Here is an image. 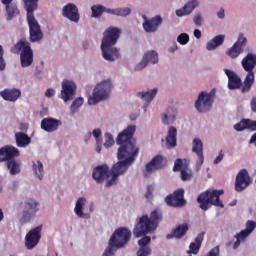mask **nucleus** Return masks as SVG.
Segmentation results:
<instances>
[{"instance_id": "15", "label": "nucleus", "mask_w": 256, "mask_h": 256, "mask_svg": "<svg viewBox=\"0 0 256 256\" xmlns=\"http://www.w3.org/2000/svg\"><path fill=\"white\" fill-rule=\"evenodd\" d=\"M76 93L77 84H75V81L69 79H65L62 81L60 99H62L64 103H67L68 101H73Z\"/></svg>"}, {"instance_id": "58", "label": "nucleus", "mask_w": 256, "mask_h": 256, "mask_svg": "<svg viewBox=\"0 0 256 256\" xmlns=\"http://www.w3.org/2000/svg\"><path fill=\"white\" fill-rule=\"evenodd\" d=\"M179 50V46L177 45V42H174L169 48L168 53H175Z\"/></svg>"}, {"instance_id": "36", "label": "nucleus", "mask_w": 256, "mask_h": 256, "mask_svg": "<svg viewBox=\"0 0 256 256\" xmlns=\"http://www.w3.org/2000/svg\"><path fill=\"white\" fill-rule=\"evenodd\" d=\"M1 95L5 101L15 103V101L21 97V90L17 88L6 89L1 93Z\"/></svg>"}, {"instance_id": "46", "label": "nucleus", "mask_w": 256, "mask_h": 256, "mask_svg": "<svg viewBox=\"0 0 256 256\" xmlns=\"http://www.w3.org/2000/svg\"><path fill=\"white\" fill-rule=\"evenodd\" d=\"M115 145V138H113V134L110 132H106L104 134V144L105 149H111Z\"/></svg>"}, {"instance_id": "43", "label": "nucleus", "mask_w": 256, "mask_h": 256, "mask_svg": "<svg viewBox=\"0 0 256 256\" xmlns=\"http://www.w3.org/2000/svg\"><path fill=\"white\" fill-rule=\"evenodd\" d=\"M241 53H243V48L236 44H233L232 47L228 48L226 51V55L230 57V59H237Z\"/></svg>"}, {"instance_id": "1", "label": "nucleus", "mask_w": 256, "mask_h": 256, "mask_svg": "<svg viewBox=\"0 0 256 256\" xmlns=\"http://www.w3.org/2000/svg\"><path fill=\"white\" fill-rule=\"evenodd\" d=\"M119 37H121V29L115 26H110L103 32L100 50L104 61L115 63L121 57V50L115 46Z\"/></svg>"}, {"instance_id": "6", "label": "nucleus", "mask_w": 256, "mask_h": 256, "mask_svg": "<svg viewBox=\"0 0 256 256\" xmlns=\"http://www.w3.org/2000/svg\"><path fill=\"white\" fill-rule=\"evenodd\" d=\"M12 53H20V65L22 69H28L33 65V49L31 43L22 39L11 48Z\"/></svg>"}, {"instance_id": "45", "label": "nucleus", "mask_w": 256, "mask_h": 256, "mask_svg": "<svg viewBox=\"0 0 256 256\" xmlns=\"http://www.w3.org/2000/svg\"><path fill=\"white\" fill-rule=\"evenodd\" d=\"M26 11H37L39 0H22Z\"/></svg>"}, {"instance_id": "29", "label": "nucleus", "mask_w": 256, "mask_h": 256, "mask_svg": "<svg viewBox=\"0 0 256 256\" xmlns=\"http://www.w3.org/2000/svg\"><path fill=\"white\" fill-rule=\"evenodd\" d=\"M21 152L15 146L7 145L0 148V162L3 161H13L15 157H19Z\"/></svg>"}, {"instance_id": "14", "label": "nucleus", "mask_w": 256, "mask_h": 256, "mask_svg": "<svg viewBox=\"0 0 256 256\" xmlns=\"http://www.w3.org/2000/svg\"><path fill=\"white\" fill-rule=\"evenodd\" d=\"M27 11V21L29 25L30 31V41L32 43H37V41H41L43 39V32L41 31V26L39 22L35 19L33 11L35 10H26Z\"/></svg>"}, {"instance_id": "26", "label": "nucleus", "mask_w": 256, "mask_h": 256, "mask_svg": "<svg viewBox=\"0 0 256 256\" xmlns=\"http://www.w3.org/2000/svg\"><path fill=\"white\" fill-rule=\"evenodd\" d=\"M198 7H201L200 0H189L182 8L175 11V15L176 17H189Z\"/></svg>"}, {"instance_id": "4", "label": "nucleus", "mask_w": 256, "mask_h": 256, "mask_svg": "<svg viewBox=\"0 0 256 256\" xmlns=\"http://www.w3.org/2000/svg\"><path fill=\"white\" fill-rule=\"evenodd\" d=\"M241 66L246 73L243 81V86L241 88V93H249L255 83L256 54L253 52H249L241 60Z\"/></svg>"}, {"instance_id": "20", "label": "nucleus", "mask_w": 256, "mask_h": 256, "mask_svg": "<svg viewBox=\"0 0 256 256\" xmlns=\"http://www.w3.org/2000/svg\"><path fill=\"white\" fill-rule=\"evenodd\" d=\"M61 125H63V122L60 119L46 117L41 120L40 127L46 133H57Z\"/></svg>"}, {"instance_id": "50", "label": "nucleus", "mask_w": 256, "mask_h": 256, "mask_svg": "<svg viewBox=\"0 0 256 256\" xmlns=\"http://www.w3.org/2000/svg\"><path fill=\"white\" fill-rule=\"evenodd\" d=\"M149 219L150 222L155 223L157 226V223H159V219H161V212H159V210L152 211Z\"/></svg>"}, {"instance_id": "23", "label": "nucleus", "mask_w": 256, "mask_h": 256, "mask_svg": "<svg viewBox=\"0 0 256 256\" xmlns=\"http://www.w3.org/2000/svg\"><path fill=\"white\" fill-rule=\"evenodd\" d=\"M173 171H181L182 181H189L193 177V172L189 169V161L187 159H177L174 163Z\"/></svg>"}, {"instance_id": "59", "label": "nucleus", "mask_w": 256, "mask_h": 256, "mask_svg": "<svg viewBox=\"0 0 256 256\" xmlns=\"http://www.w3.org/2000/svg\"><path fill=\"white\" fill-rule=\"evenodd\" d=\"M217 17L218 19H225V9L220 8L219 11L217 12Z\"/></svg>"}, {"instance_id": "33", "label": "nucleus", "mask_w": 256, "mask_h": 256, "mask_svg": "<svg viewBox=\"0 0 256 256\" xmlns=\"http://www.w3.org/2000/svg\"><path fill=\"white\" fill-rule=\"evenodd\" d=\"M151 243V237L144 236L142 239L138 241L139 250L137 252V256H149L151 255V248L149 244Z\"/></svg>"}, {"instance_id": "22", "label": "nucleus", "mask_w": 256, "mask_h": 256, "mask_svg": "<svg viewBox=\"0 0 256 256\" xmlns=\"http://www.w3.org/2000/svg\"><path fill=\"white\" fill-rule=\"evenodd\" d=\"M135 131H137V126L128 125L121 133L118 134L116 138L117 145H127V143H135L131 139L133 135H135Z\"/></svg>"}, {"instance_id": "55", "label": "nucleus", "mask_w": 256, "mask_h": 256, "mask_svg": "<svg viewBox=\"0 0 256 256\" xmlns=\"http://www.w3.org/2000/svg\"><path fill=\"white\" fill-rule=\"evenodd\" d=\"M55 89L53 88H48L46 91H45V97H47V99H51V97H55Z\"/></svg>"}, {"instance_id": "61", "label": "nucleus", "mask_w": 256, "mask_h": 256, "mask_svg": "<svg viewBox=\"0 0 256 256\" xmlns=\"http://www.w3.org/2000/svg\"><path fill=\"white\" fill-rule=\"evenodd\" d=\"M102 148H103V141L96 142V153H101Z\"/></svg>"}, {"instance_id": "62", "label": "nucleus", "mask_w": 256, "mask_h": 256, "mask_svg": "<svg viewBox=\"0 0 256 256\" xmlns=\"http://www.w3.org/2000/svg\"><path fill=\"white\" fill-rule=\"evenodd\" d=\"M10 189L12 191H15V189H17V187H19V182L18 181H13L11 184H10Z\"/></svg>"}, {"instance_id": "12", "label": "nucleus", "mask_w": 256, "mask_h": 256, "mask_svg": "<svg viewBox=\"0 0 256 256\" xmlns=\"http://www.w3.org/2000/svg\"><path fill=\"white\" fill-rule=\"evenodd\" d=\"M157 229V224L155 222H151L149 216L143 215L140 217L138 223L136 224L133 235L137 238L145 237V235L149 233H153Z\"/></svg>"}, {"instance_id": "39", "label": "nucleus", "mask_w": 256, "mask_h": 256, "mask_svg": "<svg viewBox=\"0 0 256 256\" xmlns=\"http://www.w3.org/2000/svg\"><path fill=\"white\" fill-rule=\"evenodd\" d=\"M142 57L148 65L149 63L151 65H157L159 63V52L156 50H147Z\"/></svg>"}, {"instance_id": "44", "label": "nucleus", "mask_w": 256, "mask_h": 256, "mask_svg": "<svg viewBox=\"0 0 256 256\" xmlns=\"http://www.w3.org/2000/svg\"><path fill=\"white\" fill-rule=\"evenodd\" d=\"M83 103H85V99H83V97L76 98L70 106L71 115H75V113H77L79 109L83 107Z\"/></svg>"}, {"instance_id": "10", "label": "nucleus", "mask_w": 256, "mask_h": 256, "mask_svg": "<svg viewBox=\"0 0 256 256\" xmlns=\"http://www.w3.org/2000/svg\"><path fill=\"white\" fill-rule=\"evenodd\" d=\"M73 211L78 219H89L91 213L95 211V204L89 203L87 197L80 196L75 200Z\"/></svg>"}, {"instance_id": "63", "label": "nucleus", "mask_w": 256, "mask_h": 256, "mask_svg": "<svg viewBox=\"0 0 256 256\" xmlns=\"http://www.w3.org/2000/svg\"><path fill=\"white\" fill-rule=\"evenodd\" d=\"M193 35H194V37H195L196 39H201V30L195 29V30L193 31Z\"/></svg>"}, {"instance_id": "31", "label": "nucleus", "mask_w": 256, "mask_h": 256, "mask_svg": "<svg viewBox=\"0 0 256 256\" xmlns=\"http://www.w3.org/2000/svg\"><path fill=\"white\" fill-rule=\"evenodd\" d=\"M1 3L5 6L7 21H11L13 17H17V15H19V8L17 7L15 0H1Z\"/></svg>"}, {"instance_id": "13", "label": "nucleus", "mask_w": 256, "mask_h": 256, "mask_svg": "<svg viewBox=\"0 0 256 256\" xmlns=\"http://www.w3.org/2000/svg\"><path fill=\"white\" fill-rule=\"evenodd\" d=\"M256 229V222L248 220L245 224V229L234 235L233 249L237 251L241 247L242 243H247V239L251 236V233Z\"/></svg>"}, {"instance_id": "24", "label": "nucleus", "mask_w": 256, "mask_h": 256, "mask_svg": "<svg viewBox=\"0 0 256 256\" xmlns=\"http://www.w3.org/2000/svg\"><path fill=\"white\" fill-rule=\"evenodd\" d=\"M249 185H251L249 172H247V170H241L236 176L235 191L241 193V191H245Z\"/></svg>"}, {"instance_id": "52", "label": "nucleus", "mask_w": 256, "mask_h": 256, "mask_svg": "<svg viewBox=\"0 0 256 256\" xmlns=\"http://www.w3.org/2000/svg\"><path fill=\"white\" fill-rule=\"evenodd\" d=\"M102 133H103V132L101 131V128H96V129H94V130L92 131V135H93V137L95 138V141H96V142L103 141V140L101 139Z\"/></svg>"}, {"instance_id": "64", "label": "nucleus", "mask_w": 256, "mask_h": 256, "mask_svg": "<svg viewBox=\"0 0 256 256\" xmlns=\"http://www.w3.org/2000/svg\"><path fill=\"white\" fill-rule=\"evenodd\" d=\"M35 76L37 77V79L43 80V77H41V70L36 69L35 70Z\"/></svg>"}, {"instance_id": "2", "label": "nucleus", "mask_w": 256, "mask_h": 256, "mask_svg": "<svg viewBox=\"0 0 256 256\" xmlns=\"http://www.w3.org/2000/svg\"><path fill=\"white\" fill-rule=\"evenodd\" d=\"M139 155V146L137 143H127L123 144L118 148L117 151V159L119 162L114 164V171L118 173H127V170L133 163H135V159H137Z\"/></svg>"}, {"instance_id": "5", "label": "nucleus", "mask_w": 256, "mask_h": 256, "mask_svg": "<svg viewBox=\"0 0 256 256\" xmlns=\"http://www.w3.org/2000/svg\"><path fill=\"white\" fill-rule=\"evenodd\" d=\"M113 89L111 79H104L98 82L93 88L92 94L88 96V105H97L102 101H107Z\"/></svg>"}, {"instance_id": "8", "label": "nucleus", "mask_w": 256, "mask_h": 256, "mask_svg": "<svg viewBox=\"0 0 256 256\" xmlns=\"http://www.w3.org/2000/svg\"><path fill=\"white\" fill-rule=\"evenodd\" d=\"M91 17L92 19H101L103 13L108 15H113L114 17H129L131 15V8L120 7V8H109L101 4H96L91 7Z\"/></svg>"}, {"instance_id": "27", "label": "nucleus", "mask_w": 256, "mask_h": 256, "mask_svg": "<svg viewBox=\"0 0 256 256\" xmlns=\"http://www.w3.org/2000/svg\"><path fill=\"white\" fill-rule=\"evenodd\" d=\"M165 163L166 160L163 156L154 157L148 164H146V167L143 170L144 177H149L151 173H155V171L161 169Z\"/></svg>"}, {"instance_id": "25", "label": "nucleus", "mask_w": 256, "mask_h": 256, "mask_svg": "<svg viewBox=\"0 0 256 256\" xmlns=\"http://www.w3.org/2000/svg\"><path fill=\"white\" fill-rule=\"evenodd\" d=\"M185 191L183 189H178L174 191L173 194L165 198V202L170 207H183L185 205Z\"/></svg>"}, {"instance_id": "35", "label": "nucleus", "mask_w": 256, "mask_h": 256, "mask_svg": "<svg viewBox=\"0 0 256 256\" xmlns=\"http://www.w3.org/2000/svg\"><path fill=\"white\" fill-rule=\"evenodd\" d=\"M166 147L167 149H174L177 147V128L170 126L166 136Z\"/></svg>"}, {"instance_id": "11", "label": "nucleus", "mask_w": 256, "mask_h": 256, "mask_svg": "<svg viewBox=\"0 0 256 256\" xmlns=\"http://www.w3.org/2000/svg\"><path fill=\"white\" fill-rule=\"evenodd\" d=\"M213 103H215V89L211 91H202L198 94L195 101V109L199 113H207L213 108Z\"/></svg>"}, {"instance_id": "21", "label": "nucleus", "mask_w": 256, "mask_h": 256, "mask_svg": "<svg viewBox=\"0 0 256 256\" xmlns=\"http://www.w3.org/2000/svg\"><path fill=\"white\" fill-rule=\"evenodd\" d=\"M192 153L197 155L196 171H200L203 163H205V156L203 155V141L200 138H194L192 140Z\"/></svg>"}, {"instance_id": "37", "label": "nucleus", "mask_w": 256, "mask_h": 256, "mask_svg": "<svg viewBox=\"0 0 256 256\" xmlns=\"http://www.w3.org/2000/svg\"><path fill=\"white\" fill-rule=\"evenodd\" d=\"M225 43V35H217L213 39L207 42L206 44V50L207 51H215L217 47H221Z\"/></svg>"}, {"instance_id": "34", "label": "nucleus", "mask_w": 256, "mask_h": 256, "mask_svg": "<svg viewBox=\"0 0 256 256\" xmlns=\"http://www.w3.org/2000/svg\"><path fill=\"white\" fill-rule=\"evenodd\" d=\"M15 143L19 149H27L31 145V137L24 132H16Z\"/></svg>"}, {"instance_id": "51", "label": "nucleus", "mask_w": 256, "mask_h": 256, "mask_svg": "<svg viewBox=\"0 0 256 256\" xmlns=\"http://www.w3.org/2000/svg\"><path fill=\"white\" fill-rule=\"evenodd\" d=\"M203 15L201 14V12H198L194 15L193 17V23L194 25H196L197 27H201V25H203Z\"/></svg>"}, {"instance_id": "7", "label": "nucleus", "mask_w": 256, "mask_h": 256, "mask_svg": "<svg viewBox=\"0 0 256 256\" xmlns=\"http://www.w3.org/2000/svg\"><path fill=\"white\" fill-rule=\"evenodd\" d=\"M221 195H223V190H208L201 193L197 198L200 209H202V211H208V209H211L212 205L223 208V202L219 200Z\"/></svg>"}, {"instance_id": "53", "label": "nucleus", "mask_w": 256, "mask_h": 256, "mask_svg": "<svg viewBox=\"0 0 256 256\" xmlns=\"http://www.w3.org/2000/svg\"><path fill=\"white\" fill-rule=\"evenodd\" d=\"M115 250L114 248H112L111 246H107L106 249L104 250L102 256H114L115 255Z\"/></svg>"}, {"instance_id": "17", "label": "nucleus", "mask_w": 256, "mask_h": 256, "mask_svg": "<svg viewBox=\"0 0 256 256\" xmlns=\"http://www.w3.org/2000/svg\"><path fill=\"white\" fill-rule=\"evenodd\" d=\"M39 211V202L35 199H29L24 202V210L22 212V223H29L33 217H35V213Z\"/></svg>"}, {"instance_id": "32", "label": "nucleus", "mask_w": 256, "mask_h": 256, "mask_svg": "<svg viewBox=\"0 0 256 256\" xmlns=\"http://www.w3.org/2000/svg\"><path fill=\"white\" fill-rule=\"evenodd\" d=\"M157 93H159V89L151 88L138 92L137 96L139 99L144 101L146 105H150L153 102V99L157 97Z\"/></svg>"}, {"instance_id": "19", "label": "nucleus", "mask_w": 256, "mask_h": 256, "mask_svg": "<svg viewBox=\"0 0 256 256\" xmlns=\"http://www.w3.org/2000/svg\"><path fill=\"white\" fill-rule=\"evenodd\" d=\"M43 230V226H37L30 230L25 236V247L26 249H35L37 245H39V241H41V231Z\"/></svg>"}, {"instance_id": "41", "label": "nucleus", "mask_w": 256, "mask_h": 256, "mask_svg": "<svg viewBox=\"0 0 256 256\" xmlns=\"http://www.w3.org/2000/svg\"><path fill=\"white\" fill-rule=\"evenodd\" d=\"M177 119V111L170 109L161 115V121L164 125H171Z\"/></svg>"}, {"instance_id": "16", "label": "nucleus", "mask_w": 256, "mask_h": 256, "mask_svg": "<svg viewBox=\"0 0 256 256\" xmlns=\"http://www.w3.org/2000/svg\"><path fill=\"white\" fill-rule=\"evenodd\" d=\"M61 15L70 23H79L81 21V14H79V7L75 3H67L62 7Z\"/></svg>"}, {"instance_id": "56", "label": "nucleus", "mask_w": 256, "mask_h": 256, "mask_svg": "<svg viewBox=\"0 0 256 256\" xmlns=\"http://www.w3.org/2000/svg\"><path fill=\"white\" fill-rule=\"evenodd\" d=\"M250 109L252 113H256V95H254L250 100Z\"/></svg>"}, {"instance_id": "48", "label": "nucleus", "mask_w": 256, "mask_h": 256, "mask_svg": "<svg viewBox=\"0 0 256 256\" xmlns=\"http://www.w3.org/2000/svg\"><path fill=\"white\" fill-rule=\"evenodd\" d=\"M234 45H236L237 47H240V49H243V47L247 45V37H245V35L240 33Z\"/></svg>"}, {"instance_id": "49", "label": "nucleus", "mask_w": 256, "mask_h": 256, "mask_svg": "<svg viewBox=\"0 0 256 256\" xmlns=\"http://www.w3.org/2000/svg\"><path fill=\"white\" fill-rule=\"evenodd\" d=\"M189 34L187 33H181L178 35L177 37V43H179V45H187L189 43Z\"/></svg>"}, {"instance_id": "54", "label": "nucleus", "mask_w": 256, "mask_h": 256, "mask_svg": "<svg viewBox=\"0 0 256 256\" xmlns=\"http://www.w3.org/2000/svg\"><path fill=\"white\" fill-rule=\"evenodd\" d=\"M154 187H153V185H149L148 187H147V191H146V193H145V197H146V199H148V201L150 200V199H153V191H154Z\"/></svg>"}, {"instance_id": "3", "label": "nucleus", "mask_w": 256, "mask_h": 256, "mask_svg": "<svg viewBox=\"0 0 256 256\" xmlns=\"http://www.w3.org/2000/svg\"><path fill=\"white\" fill-rule=\"evenodd\" d=\"M119 175L123 174L115 171V165H113L112 168H109V165L101 164L94 167L92 170L93 181L98 185H103V183H105V187H113V185H117Z\"/></svg>"}, {"instance_id": "28", "label": "nucleus", "mask_w": 256, "mask_h": 256, "mask_svg": "<svg viewBox=\"0 0 256 256\" xmlns=\"http://www.w3.org/2000/svg\"><path fill=\"white\" fill-rule=\"evenodd\" d=\"M165 163L166 160L163 156L154 157L148 164H146V167L143 170L144 177H149L151 173H155V171L161 169Z\"/></svg>"}, {"instance_id": "18", "label": "nucleus", "mask_w": 256, "mask_h": 256, "mask_svg": "<svg viewBox=\"0 0 256 256\" xmlns=\"http://www.w3.org/2000/svg\"><path fill=\"white\" fill-rule=\"evenodd\" d=\"M143 19L142 28L148 34L157 33L161 25H163V17L160 15H156L150 19L144 16Z\"/></svg>"}, {"instance_id": "30", "label": "nucleus", "mask_w": 256, "mask_h": 256, "mask_svg": "<svg viewBox=\"0 0 256 256\" xmlns=\"http://www.w3.org/2000/svg\"><path fill=\"white\" fill-rule=\"evenodd\" d=\"M224 73L228 77V89L231 91L235 89H243V82L241 81V77H239L235 71L225 68Z\"/></svg>"}, {"instance_id": "42", "label": "nucleus", "mask_w": 256, "mask_h": 256, "mask_svg": "<svg viewBox=\"0 0 256 256\" xmlns=\"http://www.w3.org/2000/svg\"><path fill=\"white\" fill-rule=\"evenodd\" d=\"M7 167L10 175H19V173H21V162L17 160H9Z\"/></svg>"}, {"instance_id": "57", "label": "nucleus", "mask_w": 256, "mask_h": 256, "mask_svg": "<svg viewBox=\"0 0 256 256\" xmlns=\"http://www.w3.org/2000/svg\"><path fill=\"white\" fill-rule=\"evenodd\" d=\"M223 152H219L218 156L214 159L213 164L214 165H219V163H221V161H223Z\"/></svg>"}, {"instance_id": "47", "label": "nucleus", "mask_w": 256, "mask_h": 256, "mask_svg": "<svg viewBox=\"0 0 256 256\" xmlns=\"http://www.w3.org/2000/svg\"><path fill=\"white\" fill-rule=\"evenodd\" d=\"M147 65L149 64L145 61V58L142 56V59L134 65L133 71L139 73L144 69H147Z\"/></svg>"}, {"instance_id": "60", "label": "nucleus", "mask_w": 256, "mask_h": 256, "mask_svg": "<svg viewBox=\"0 0 256 256\" xmlns=\"http://www.w3.org/2000/svg\"><path fill=\"white\" fill-rule=\"evenodd\" d=\"M6 63L5 58L3 56H0V71H5Z\"/></svg>"}, {"instance_id": "40", "label": "nucleus", "mask_w": 256, "mask_h": 256, "mask_svg": "<svg viewBox=\"0 0 256 256\" xmlns=\"http://www.w3.org/2000/svg\"><path fill=\"white\" fill-rule=\"evenodd\" d=\"M32 171L37 179L41 181L43 179V175L45 173V167L43 166V162L36 160L32 162Z\"/></svg>"}, {"instance_id": "9", "label": "nucleus", "mask_w": 256, "mask_h": 256, "mask_svg": "<svg viewBox=\"0 0 256 256\" xmlns=\"http://www.w3.org/2000/svg\"><path fill=\"white\" fill-rule=\"evenodd\" d=\"M129 241H131V230L127 227H119L110 236L108 246L117 251L126 247Z\"/></svg>"}, {"instance_id": "38", "label": "nucleus", "mask_w": 256, "mask_h": 256, "mask_svg": "<svg viewBox=\"0 0 256 256\" xmlns=\"http://www.w3.org/2000/svg\"><path fill=\"white\" fill-rule=\"evenodd\" d=\"M187 231H189V225H187L186 223L179 224L174 229L173 234L167 236V239H173V237H175L176 239H181V237H185Z\"/></svg>"}]
</instances>
